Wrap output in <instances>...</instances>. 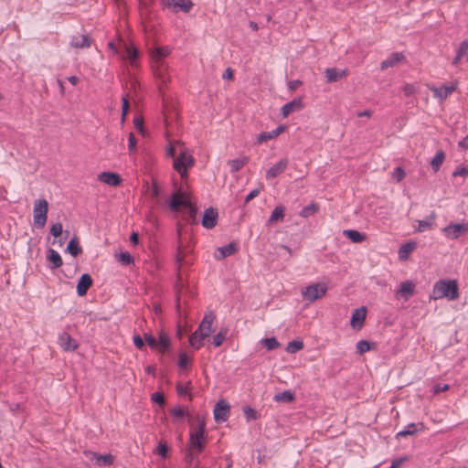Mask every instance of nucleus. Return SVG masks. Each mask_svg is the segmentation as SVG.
Here are the masks:
<instances>
[{
    "instance_id": "19",
    "label": "nucleus",
    "mask_w": 468,
    "mask_h": 468,
    "mask_svg": "<svg viewBox=\"0 0 468 468\" xmlns=\"http://www.w3.org/2000/svg\"><path fill=\"white\" fill-rule=\"evenodd\" d=\"M405 56L401 52L392 53L387 59L383 60L380 64V69L382 70L387 69L388 68L394 67L399 62L403 61Z\"/></svg>"
},
{
    "instance_id": "20",
    "label": "nucleus",
    "mask_w": 468,
    "mask_h": 468,
    "mask_svg": "<svg viewBox=\"0 0 468 468\" xmlns=\"http://www.w3.org/2000/svg\"><path fill=\"white\" fill-rule=\"evenodd\" d=\"M91 40L88 35H77L73 36L70 40V45L76 48H84L90 46Z\"/></svg>"
},
{
    "instance_id": "61",
    "label": "nucleus",
    "mask_w": 468,
    "mask_h": 468,
    "mask_svg": "<svg viewBox=\"0 0 468 468\" xmlns=\"http://www.w3.org/2000/svg\"><path fill=\"white\" fill-rule=\"evenodd\" d=\"M468 175V169L465 167L457 168L453 173L452 176H465Z\"/></svg>"
},
{
    "instance_id": "18",
    "label": "nucleus",
    "mask_w": 468,
    "mask_h": 468,
    "mask_svg": "<svg viewBox=\"0 0 468 468\" xmlns=\"http://www.w3.org/2000/svg\"><path fill=\"white\" fill-rule=\"evenodd\" d=\"M99 179L111 186H117L122 183L120 175L113 172H102L99 175Z\"/></svg>"
},
{
    "instance_id": "49",
    "label": "nucleus",
    "mask_w": 468,
    "mask_h": 468,
    "mask_svg": "<svg viewBox=\"0 0 468 468\" xmlns=\"http://www.w3.org/2000/svg\"><path fill=\"white\" fill-rule=\"evenodd\" d=\"M144 339L152 349H157V339L151 334H144Z\"/></svg>"
},
{
    "instance_id": "26",
    "label": "nucleus",
    "mask_w": 468,
    "mask_h": 468,
    "mask_svg": "<svg viewBox=\"0 0 468 468\" xmlns=\"http://www.w3.org/2000/svg\"><path fill=\"white\" fill-rule=\"evenodd\" d=\"M436 218L435 212H431V214L424 220H418V228L416 231L423 232L428 229H431L433 226L434 220Z\"/></svg>"
},
{
    "instance_id": "37",
    "label": "nucleus",
    "mask_w": 468,
    "mask_h": 468,
    "mask_svg": "<svg viewBox=\"0 0 468 468\" xmlns=\"http://www.w3.org/2000/svg\"><path fill=\"white\" fill-rule=\"evenodd\" d=\"M170 413L174 418L177 420L189 416L188 409L183 408L181 406L171 409Z\"/></svg>"
},
{
    "instance_id": "57",
    "label": "nucleus",
    "mask_w": 468,
    "mask_h": 468,
    "mask_svg": "<svg viewBox=\"0 0 468 468\" xmlns=\"http://www.w3.org/2000/svg\"><path fill=\"white\" fill-rule=\"evenodd\" d=\"M152 400L154 402L158 403L159 405H164L165 402L164 395L162 393H160V392H154L152 395Z\"/></svg>"
},
{
    "instance_id": "17",
    "label": "nucleus",
    "mask_w": 468,
    "mask_h": 468,
    "mask_svg": "<svg viewBox=\"0 0 468 468\" xmlns=\"http://www.w3.org/2000/svg\"><path fill=\"white\" fill-rule=\"evenodd\" d=\"M303 108V101L298 98L294 99L292 101L284 104L282 109V115L283 118H286L289 114H291L293 112L300 111Z\"/></svg>"
},
{
    "instance_id": "15",
    "label": "nucleus",
    "mask_w": 468,
    "mask_h": 468,
    "mask_svg": "<svg viewBox=\"0 0 468 468\" xmlns=\"http://www.w3.org/2000/svg\"><path fill=\"white\" fill-rule=\"evenodd\" d=\"M92 285V279L90 274L84 273L80 276L77 284V293L79 296L87 294L88 290Z\"/></svg>"
},
{
    "instance_id": "12",
    "label": "nucleus",
    "mask_w": 468,
    "mask_h": 468,
    "mask_svg": "<svg viewBox=\"0 0 468 468\" xmlns=\"http://www.w3.org/2000/svg\"><path fill=\"white\" fill-rule=\"evenodd\" d=\"M288 166V160L286 158L281 159L278 163L270 167L266 172L267 179H273L282 174Z\"/></svg>"
},
{
    "instance_id": "62",
    "label": "nucleus",
    "mask_w": 468,
    "mask_h": 468,
    "mask_svg": "<svg viewBox=\"0 0 468 468\" xmlns=\"http://www.w3.org/2000/svg\"><path fill=\"white\" fill-rule=\"evenodd\" d=\"M134 127L141 133L144 132V122L143 119L135 117L133 120Z\"/></svg>"
},
{
    "instance_id": "44",
    "label": "nucleus",
    "mask_w": 468,
    "mask_h": 468,
    "mask_svg": "<svg viewBox=\"0 0 468 468\" xmlns=\"http://www.w3.org/2000/svg\"><path fill=\"white\" fill-rule=\"evenodd\" d=\"M168 451H169V448L167 446V443L161 440L158 443V446H157V449H156V452L157 453L163 458V459H165L167 458L168 456Z\"/></svg>"
},
{
    "instance_id": "2",
    "label": "nucleus",
    "mask_w": 468,
    "mask_h": 468,
    "mask_svg": "<svg viewBox=\"0 0 468 468\" xmlns=\"http://www.w3.org/2000/svg\"><path fill=\"white\" fill-rule=\"evenodd\" d=\"M216 315L212 311L205 314L198 328L190 335L189 343L195 349H199L204 345V340L213 332L212 324Z\"/></svg>"
},
{
    "instance_id": "39",
    "label": "nucleus",
    "mask_w": 468,
    "mask_h": 468,
    "mask_svg": "<svg viewBox=\"0 0 468 468\" xmlns=\"http://www.w3.org/2000/svg\"><path fill=\"white\" fill-rule=\"evenodd\" d=\"M303 348V343L300 340H293L288 343L286 346V351L288 353L293 354Z\"/></svg>"
},
{
    "instance_id": "50",
    "label": "nucleus",
    "mask_w": 468,
    "mask_h": 468,
    "mask_svg": "<svg viewBox=\"0 0 468 468\" xmlns=\"http://www.w3.org/2000/svg\"><path fill=\"white\" fill-rule=\"evenodd\" d=\"M122 122H124L125 116L129 112L130 105H129V101H128V99H127L126 96L122 97Z\"/></svg>"
},
{
    "instance_id": "64",
    "label": "nucleus",
    "mask_w": 468,
    "mask_h": 468,
    "mask_svg": "<svg viewBox=\"0 0 468 468\" xmlns=\"http://www.w3.org/2000/svg\"><path fill=\"white\" fill-rule=\"evenodd\" d=\"M458 145L463 150L468 149V134L458 143Z\"/></svg>"
},
{
    "instance_id": "59",
    "label": "nucleus",
    "mask_w": 468,
    "mask_h": 468,
    "mask_svg": "<svg viewBox=\"0 0 468 468\" xmlns=\"http://www.w3.org/2000/svg\"><path fill=\"white\" fill-rule=\"evenodd\" d=\"M188 364L187 356L185 353H180L178 357V366L180 367H186Z\"/></svg>"
},
{
    "instance_id": "8",
    "label": "nucleus",
    "mask_w": 468,
    "mask_h": 468,
    "mask_svg": "<svg viewBox=\"0 0 468 468\" xmlns=\"http://www.w3.org/2000/svg\"><path fill=\"white\" fill-rule=\"evenodd\" d=\"M229 404L224 399L218 400L214 408V419L216 422H224L228 420L229 414Z\"/></svg>"
},
{
    "instance_id": "13",
    "label": "nucleus",
    "mask_w": 468,
    "mask_h": 468,
    "mask_svg": "<svg viewBox=\"0 0 468 468\" xmlns=\"http://www.w3.org/2000/svg\"><path fill=\"white\" fill-rule=\"evenodd\" d=\"M58 344L64 351H74L78 347L76 340L67 332H63L59 335Z\"/></svg>"
},
{
    "instance_id": "6",
    "label": "nucleus",
    "mask_w": 468,
    "mask_h": 468,
    "mask_svg": "<svg viewBox=\"0 0 468 468\" xmlns=\"http://www.w3.org/2000/svg\"><path fill=\"white\" fill-rule=\"evenodd\" d=\"M194 165V158L186 151H181L178 157L174 160V168L180 174L181 177L187 176V169Z\"/></svg>"
},
{
    "instance_id": "53",
    "label": "nucleus",
    "mask_w": 468,
    "mask_h": 468,
    "mask_svg": "<svg viewBox=\"0 0 468 468\" xmlns=\"http://www.w3.org/2000/svg\"><path fill=\"white\" fill-rule=\"evenodd\" d=\"M133 344L134 346L140 349V350H144V348L145 347V343H144V337H142L141 335H134L133 337Z\"/></svg>"
},
{
    "instance_id": "25",
    "label": "nucleus",
    "mask_w": 468,
    "mask_h": 468,
    "mask_svg": "<svg viewBox=\"0 0 468 468\" xmlns=\"http://www.w3.org/2000/svg\"><path fill=\"white\" fill-rule=\"evenodd\" d=\"M415 292V285L410 281H406L400 284V288L398 291L399 293L401 294L406 300L409 299L411 295H413Z\"/></svg>"
},
{
    "instance_id": "45",
    "label": "nucleus",
    "mask_w": 468,
    "mask_h": 468,
    "mask_svg": "<svg viewBox=\"0 0 468 468\" xmlns=\"http://www.w3.org/2000/svg\"><path fill=\"white\" fill-rule=\"evenodd\" d=\"M50 234L55 237V238H58L60 237L62 234H63V227H62V224L60 222H57L55 224H53L51 227H50V230H49Z\"/></svg>"
},
{
    "instance_id": "58",
    "label": "nucleus",
    "mask_w": 468,
    "mask_h": 468,
    "mask_svg": "<svg viewBox=\"0 0 468 468\" xmlns=\"http://www.w3.org/2000/svg\"><path fill=\"white\" fill-rule=\"evenodd\" d=\"M128 149L130 153H133L136 150V139L133 133L129 134Z\"/></svg>"
},
{
    "instance_id": "46",
    "label": "nucleus",
    "mask_w": 468,
    "mask_h": 468,
    "mask_svg": "<svg viewBox=\"0 0 468 468\" xmlns=\"http://www.w3.org/2000/svg\"><path fill=\"white\" fill-rule=\"evenodd\" d=\"M226 335H227V331L226 330L225 331H220L217 335H215L214 337H213V345H214V346H216V347L220 346L222 345V343L226 339Z\"/></svg>"
},
{
    "instance_id": "47",
    "label": "nucleus",
    "mask_w": 468,
    "mask_h": 468,
    "mask_svg": "<svg viewBox=\"0 0 468 468\" xmlns=\"http://www.w3.org/2000/svg\"><path fill=\"white\" fill-rule=\"evenodd\" d=\"M243 412L248 421L257 420L258 418L257 411L249 406L243 409Z\"/></svg>"
},
{
    "instance_id": "52",
    "label": "nucleus",
    "mask_w": 468,
    "mask_h": 468,
    "mask_svg": "<svg viewBox=\"0 0 468 468\" xmlns=\"http://www.w3.org/2000/svg\"><path fill=\"white\" fill-rule=\"evenodd\" d=\"M184 257H185V252L182 250L181 246H178L177 253L176 256V268L178 271L180 270V268L182 266Z\"/></svg>"
},
{
    "instance_id": "41",
    "label": "nucleus",
    "mask_w": 468,
    "mask_h": 468,
    "mask_svg": "<svg viewBox=\"0 0 468 468\" xmlns=\"http://www.w3.org/2000/svg\"><path fill=\"white\" fill-rule=\"evenodd\" d=\"M261 344L266 347L267 350H273L280 346V343L275 337L263 338Z\"/></svg>"
},
{
    "instance_id": "63",
    "label": "nucleus",
    "mask_w": 468,
    "mask_h": 468,
    "mask_svg": "<svg viewBox=\"0 0 468 468\" xmlns=\"http://www.w3.org/2000/svg\"><path fill=\"white\" fill-rule=\"evenodd\" d=\"M406 457H402L393 460L389 468H399L406 461Z\"/></svg>"
},
{
    "instance_id": "28",
    "label": "nucleus",
    "mask_w": 468,
    "mask_h": 468,
    "mask_svg": "<svg viewBox=\"0 0 468 468\" xmlns=\"http://www.w3.org/2000/svg\"><path fill=\"white\" fill-rule=\"evenodd\" d=\"M93 459L96 460V463L100 466H110L114 462V456L111 453L108 454H98L92 453Z\"/></svg>"
},
{
    "instance_id": "36",
    "label": "nucleus",
    "mask_w": 468,
    "mask_h": 468,
    "mask_svg": "<svg viewBox=\"0 0 468 468\" xmlns=\"http://www.w3.org/2000/svg\"><path fill=\"white\" fill-rule=\"evenodd\" d=\"M170 347V339L169 337L164 334L161 333L159 335V338L157 339V349L161 353L166 352Z\"/></svg>"
},
{
    "instance_id": "23",
    "label": "nucleus",
    "mask_w": 468,
    "mask_h": 468,
    "mask_svg": "<svg viewBox=\"0 0 468 468\" xmlns=\"http://www.w3.org/2000/svg\"><path fill=\"white\" fill-rule=\"evenodd\" d=\"M170 48L168 47H157L154 48L151 51L152 58L154 59V63H161L164 62L163 58L167 57L170 54Z\"/></svg>"
},
{
    "instance_id": "42",
    "label": "nucleus",
    "mask_w": 468,
    "mask_h": 468,
    "mask_svg": "<svg viewBox=\"0 0 468 468\" xmlns=\"http://www.w3.org/2000/svg\"><path fill=\"white\" fill-rule=\"evenodd\" d=\"M117 260L120 263H122L124 266L130 265L131 263L133 262V256L127 251L121 252L120 254H118Z\"/></svg>"
},
{
    "instance_id": "1",
    "label": "nucleus",
    "mask_w": 468,
    "mask_h": 468,
    "mask_svg": "<svg viewBox=\"0 0 468 468\" xmlns=\"http://www.w3.org/2000/svg\"><path fill=\"white\" fill-rule=\"evenodd\" d=\"M169 208L173 212L179 211L180 207H183L187 209V218L186 220L190 224H197V206L191 202L188 195L185 192H182L180 189L174 192L171 196L169 201Z\"/></svg>"
},
{
    "instance_id": "43",
    "label": "nucleus",
    "mask_w": 468,
    "mask_h": 468,
    "mask_svg": "<svg viewBox=\"0 0 468 468\" xmlns=\"http://www.w3.org/2000/svg\"><path fill=\"white\" fill-rule=\"evenodd\" d=\"M371 349V343L367 340H360L356 343V352L360 355Z\"/></svg>"
},
{
    "instance_id": "48",
    "label": "nucleus",
    "mask_w": 468,
    "mask_h": 468,
    "mask_svg": "<svg viewBox=\"0 0 468 468\" xmlns=\"http://www.w3.org/2000/svg\"><path fill=\"white\" fill-rule=\"evenodd\" d=\"M276 136L271 132H262L258 135V144H262L264 142H267L269 140L274 139Z\"/></svg>"
},
{
    "instance_id": "29",
    "label": "nucleus",
    "mask_w": 468,
    "mask_h": 468,
    "mask_svg": "<svg viewBox=\"0 0 468 468\" xmlns=\"http://www.w3.org/2000/svg\"><path fill=\"white\" fill-rule=\"evenodd\" d=\"M66 250L73 257H77L78 255L82 253V248L80 246L78 239L76 237H73L69 241Z\"/></svg>"
},
{
    "instance_id": "35",
    "label": "nucleus",
    "mask_w": 468,
    "mask_h": 468,
    "mask_svg": "<svg viewBox=\"0 0 468 468\" xmlns=\"http://www.w3.org/2000/svg\"><path fill=\"white\" fill-rule=\"evenodd\" d=\"M273 399L277 402L291 403L294 400V394L291 390H284L275 394Z\"/></svg>"
},
{
    "instance_id": "9",
    "label": "nucleus",
    "mask_w": 468,
    "mask_h": 468,
    "mask_svg": "<svg viewBox=\"0 0 468 468\" xmlns=\"http://www.w3.org/2000/svg\"><path fill=\"white\" fill-rule=\"evenodd\" d=\"M153 70L156 80L159 81V90L162 91L163 87L165 86L169 80L167 67L164 62L154 63Z\"/></svg>"
},
{
    "instance_id": "38",
    "label": "nucleus",
    "mask_w": 468,
    "mask_h": 468,
    "mask_svg": "<svg viewBox=\"0 0 468 468\" xmlns=\"http://www.w3.org/2000/svg\"><path fill=\"white\" fill-rule=\"evenodd\" d=\"M193 4L190 1L182 0L181 1H175L174 2V11H184L185 13H188L190 9L192 8Z\"/></svg>"
},
{
    "instance_id": "33",
    "label": "nucleus",
    "mask_w": 468,
    "mask_h": 468,
    "mask_svg": "<svg viewBox=\"0 0 468 468\" xmlns=\"http://www.w3.org/2000/svg\"><path fill=\"white\" fill-rule=\"evenodd\" d=\"M445 159V154L442 150H440L436 153L435 156L431 161V166L432 170L436 173L440 170L443 161Z\"/></svg>"
},
{
    "instance_id": "14",
    "label": "nucleus",
    "mask_w": 468,
    "mask_h": 468,
    "mask_svg": "<svg viewBox=\"0 0 468 468\" xmlns=\"http://www.w3.org/2000/svg\"><path fill=\"white\" fill-rule=\"evenodd\" d=\"M425 430V426L422 422L418 423H410L408 424L404 430L399 431L396 435L397 438L412 436L417 434L420 431H423Z\"/></svg>"
},
{
    "instance_id": "55",
    "label": "nucleus",
    "mask_w": 468,
    "mask_h": 468,
    "mask_svg": "<svg viewBox=\"0 0 468 468\" xmlns=\"http://www.w3.org/2000/svg\"><path fill=\"white\" fill-rule=\"evenodd\" d=\"M468 51V41L464 40L461 43L458 50L457 55H459V58H463L467 54Z\"/></svg>"
},
{
    "instance_id": "56",
    "label": "nucleus",
    "mask_w": 468,
    "mask_h": 468,
    "mask_svg": "<svg viewBox=\"0 0 468 468\" xmlns=\"http://www.w3.org/2000/svg\"><path fill=\"white\" fill-rule=\"evenodd\" d=\"M417 89L413 84H406L403 87L405 96L410 97L416 92Z\"/></svg>"
},
{
    "instance_id": "31",
    "label": "nucleus",
    "mask_w": 468,
    "mask_h": 468,
    "mask_svg": "<svg viewBox=\"0 0 468 468\" xmlns=\"http://www.w3.org/2000/svg\"><path fill=\"white\" fill-rule=\"evenodd\" d=\"M455 90L454 86H441L440 88H435L432 90L434 96L444 100L446 99L450 94H452Z\"/></svg>"
},
{
    "instance_id": "22",
    "label": "nucleus",
    "mask_w": 468,
    "mask_h": 468,
    "mask_svg": "<svg viewBox=\"0 0 468 468\" xmlns=\"http://www.w3.org/2000/svg\"><path fill=\"white\" fill-rule=\"evenodd\" d=\"M190 445L191 448L196 450L197 452H200L205 448V438L202 434H197L195 432L190 433Z\"/></svg>"
},
{
    "instance_id": "54",
    "label": "nucleus",
    "mask_w": 468,
    "mask_h": 468,
    "mask_svg": "<svg viewBox=\"0 0 468 468\" xmlns=\"http://www.w3.org/2000/svg\"><path fill=\"white\" fill-rule=\"evenodd\" d=\"M190 390V383H187L186 385L177 384L176 386V391L178 395H187Z\"/></svg>"
},
{
    "instance_id": "40",
    "label": "nucleus",
    "mask_w": 468,
    "mask_h": 468,
    "mask_svg": "<svg viewBox=\"0 0 468 468\" xmlns=\"http://www.w3.org/2000/svg\"><path fill=\"white\" fill-rule=\"evenodd\" d=\"M318 210V206L314 203H311L310 205L304 207L301 212L300 216L303 218H308L312 215H314Z\"/></svg>"
},
{
    "instance_id": "51",
    "label": "nucleus",
    "mask_w": 468,
    "mask_h": 468,
    "mask_svg": "<svg viewBox=\"0 0 468 468\" xmlns=\"http://www.w3.org/2000/svg\"><path fill=\"white\" fill-rule=\"evenodd\" d=\"M405 171L401 167H396L393 171L392 176L397 182H400L405 177Z\"/></svg>"
},
{
    "instance_id": "10",
    "label": "nucleus",
    "mask_w": 468,
    "mask_h": 468,
    "mask_svg": "<svg viewBox=\"0 0 468 468\" xmlns=\"http://www.w3.org/2000/svg\"><path fill=\"white\" fill-rule=\"evenodd\" d=\"M218 217V214L215 208H207L202 218V226L207 229H213L217 225Z\"/></svg>"
},
{
    "instance_id": "24",
    "label": "nucleus",
    "mask_w": 468,
    "mask_h": 468,
    "mask_svg": "<svg viewBox=\"0 0 468 468\" xmlns=\"http://www.w3.org/2000/svg\"><path fill=\"white\" fill-rule=\"evenodd\" d=\"M416 248V242L410 241L406 242L399 250V259L400 261H406L410 254L415 250Z\"/></svg>"
},
{
    "instance_id": "11",
    "label": "nucleus",
    "mask_w": 468,
    "mask_h": 468,
    "mask_svg": "<svg viewBox=\"0 0 468 468\" xmlns=\"http://www.w3.org/2000/svg\"><path fill=\"white\" fill-rule=\"evenodd\" d=\"M367 308L362 306L354 311L351 316L350 324L354 329H360L365 322Z\"/></svg>"
},
{
    "instance_id": "27",
    "label": "nucleus",
    "mask_w": 468,
    "mask_h": 468,
    "mask_svg": "<svg viewBox=\"0 0 468 468\" xmlns=\"http://www.w3.org/2000/svg\"><path fill=\"white\" fill-rule=\"evenodd\" d=\"M237 250V244L235 242H230L228 245L218 248L219 256H218V259H225L228 256L233 255Z\"/></svg>"
},
{
    "instance_id": "5",
    "label": "nucleus",
    "mask_w": 468,
    "mask_h": 468,
    "mask_svg": "<svg viewBox=\"0 0 468 468\" xmlns=\"http://www.w3.org/2000/svg\"><path fill=\"white\" fill-rule=\"evenodd\" d=\"M327 287L322 283H313L302 291L304 300L312 303L325 295Z\"/></svg>"
},
{
    "instance_id": "60",
    "label": "nucleus",
    "mask_w": 468,
    "mask_h": 468,
    "mask_svg": "<svg viewBox=\"0 0 468 468\" xmlns=\"http://www.w3.org/2000/svg\"><path fill=\"white\" fill-rule=\"evenodd\" d=\"M261 188L254 189L249 193V195L245 197V204H248L254 197H256L260 194Z\"/></svg>"
},
{
    "instance_id": "3",
    "label": "nucleus",
    "mask_w": 468,
    "mask_h": 468,
    "mask_svg": "<svg viewBox=\"0 0 468 468\" xmlns=\"http://www.w3.org/2000/svg\"><path fill=\"white\" fill-rule=\"evenodd\" d=\"M432 298H447L449 301H454L459 298V286L456 280L441 279L435 282L432 290Z\"/></svg>"
},
{
    "instance_id": "4",
    "label": "nucleus",
    "mask_w": 468,
    "mask_h": 468,
    "mask_svg": "<svg viewBox=\"0 0 468 468\" xmlns=\"http://www.w3.org/2000/svg\"><path fill=\"white\" fill-rule=\"evenodd\" d=\"M48 211V203L46 199L41 198L35 201L33 217L34 225L37 229H42L47 222V215Z\"/></svg>"
},
{
    "instance_id": "7",
    "label": "nucleus",
    "mask_w": 468,
    "mask_h": 468,
    "mask_svg": "<svg viewBox=\"0 0 468 468\" xmlns=\"http://www.w3.org/2000/svg\"><path fill=\"white\" fill-rule=\"evenodd\" d=\"M442 231L449 239H455L468 231V225L465 223H452L443 228Z\"/></svg>"
},
{
    "instance_id": "21",
    "label": "nucleus",
    "mask_w": 468,
    "mask_h": 468,
    "mask_svg": "<svg viewBox=\"0 0 468 468\" xmlns=\"http://www.w3.org/2000/svg\"><path fill=\"white\" fill-rule=\"evenodd\" d=\"M47 259L50 262V269H58L62 266L63 261L59 253L54 249H48L47 251Z\"/></svg>"
},
{
    "instance_id": "34",
    "label": "nucleus",
    "mask_w": 468,
    "mask_h": 468,
    "mask_svg": "<svg viewBox=\"0 0 468 468\" xmlns=\"http://www.w3.org/2000/svg\"><path fill=\"white\" fill-rule=\"evenodd\" d=\"M343 234L348 238L352 242L359 243L362 242L366 239V235L363 233H360L357 230L355 229H346L344 230Z\"/></svg>"
},
{
    "instance_id": "32",
    "label": "nucleus",
    "mask_w": 468,
    "mask_h": 468,
    "mask_svg": "<svg viewBox=\"0 0 468 468\" xmlns=\"http://www.w3.org/2000/svg\"><path fill=\"white\" fill-rule=\"evenodd\" d=\"M285 215V207L283 206H277L271 212L268 222L272 224L277 221H282Z\"/></svg>"
},
{
    "instance_id": "16",
    "label": "nucleus",
    "mask_w": 468,
    "mask_h": 468,
    "mask_svg": "<svg viewBox=\"0 0 468 468\" xmlns=\"http://www.w3.org/2000/svg\"><path fill=\"white\" fill-rule=\"evenodd\" d=\"M347 75V69H338L336 68H327L324 70L326 81L329 83L336 82Z\"/></svg>"
},
{
    "instance_id": "30",
    "label": "nucleus",
    "mask_w": 468,
    "mask_h": 468,
    "mask_svg": "<svg viewBox=\"0 0 468 468\" xmlns=\"http://www.w3.org/2000/svg\"><path fill=\"white\" fill-rule=\"evenodd\" d=\"M248 162H249V157L243 156L240 158L229 160L228 162V165L230 167V171L232 173H236V172L239 171L246 164H248Z\"/></svg>"
}]
</instances>
